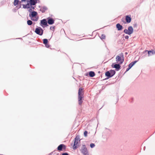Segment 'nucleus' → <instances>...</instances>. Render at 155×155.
Segmentation results:
<instances>
[{"label":"nucleus","instance_id":"obj_4","mask_svg":"<svg viewBox=\"0 0 155 155\" xmlns=\"http://www.w3.org/2000/svg\"><path fill=\"white\" fill-rule=\"evenodd\" d=\"M37 15V13L35 11H33L31 12V14H29V16L31 18V19L34 21H36L38 20V18L36 17V15Z\"/></svg>","mask_w":155,"mask_h":155},{"label":"nucleus","instance_id":"obj_23","mask_svg":"<svg viewBox=\"0 0 155 155\" xmlns=\"http://www.w3.org/2000/svg\"><path fill=\"white\" fill-rule=\"evenodd\" d=\"M27 24L29 25H31L32 24V22L30 20H28L27 21Z\"/></svg>","mask_w":155,"mask_h":155},{"label":"nucleus","instance_id":"obj_19","mask_svg":"<svg viewBox=\"0 0 155 155\" xmlns=\"http://www.w3.org/2000/svg\"><path fill=\"white\" fill-rule=\"evenodd\" d=\"M110 73L109 71H107L105 73V75L107 77V78L111 77V76L110 75Z\"/></svg>","mask_w":155,"mask_h":155},{"label":"nucleus","instance_id":"obj_34","mask_svg":"<svg viewBox=\"0 0 155 155\" xmlns=\"http://www.w3.org/2000/svg\"><path fill=\"white\" fill-rule=\"evenodd\" d=\"M130 68V67L128 66V67L126 69V71H128Z\"/></svg>","mask_w":155,"mask_h":155},{"label":"nucleus","instance_id":"obj_6","mask_svg":"<svg viewBox=\"0 0 155 155\" xmlns=\"http://www.w3.org/2000/svg\"><path fill=\"white\" fill-rule=\"evenodd\" d=\"M81 150L83 155H89L87 149L85 145H82Z\"/></svg>","mask_w":155,"mask_h":155},{"label":"nucleus","instance_id":"obj_17","mask_svg":"<svg viewBox=\"0 0 155 155\" xmlns=\"http://www.w3.org/2000/svg\"><path fill=\"white\" fill-rule=\"evenodd\" d=\"M18 4L21 5V2H19V0H14V5L16 6Z\"/></svg>","mask_w":155,"mask_h":155},{"label":"nucleus","instance_id":"obj_27","mask_svg":"<svg viewBox=\"0 0 155 155\" xmlns=\"http://www.w3.org/2000/svg\"><path fill=\"white\" fill-rule=\"evenodd\" d=\"M95 146V144L93 143H91L90 145V147L92 148H94Z\"/></svg>","mask_w":155,"mask_h":155},{"label":"nucleus","instance_id":"obj_9","mask_svg":"<svg viewBox=\"0 0 155 155\" xmlns=\"http://www.w3.org/2000/svg\"><path fill=\"white\" fill-rule=\"evenodd\" d=\"M120 64L119 63L118 64H115L114 65V64H113L111 66L113 68H115L117 71H118L120 68Z\"/></svg>","mask_w":155,"mask_h":155},{"label":"nucleus","instance_id":"obj_18","mask_svg":"<svg viewBox=\"0 0 155 155\" xmlns=\"http://www.w3.org/2000/svg\"><path fill=\"white\" fill-rule=\"evenodd\" d=\"M137 62V61H134L133 62H132L130 63L129 64V67H130V68H131V67Z\"/></svg>","mask_w":155,"mask_h":155},{"label":"nucleus","instance_id":"obj_7","mask_svg":"<svg viewBox=\"0 0 155 155\" xmlns=\"http://www.w3.org/2000/svg\"><path fill=\"white\" fill-rule=\"evenodd\" d=\"M44 30L42 28L40 27H38L35 29V32L37 34L40 35H42L43 33Z\"/></svg>","mask_w":155,"mask_h":155},{"label":"nucleus","instance_id":"obj_22","mask_svg":"<svg viewBox=\"0 0 155 155\" xmlns=\"http://www.w3.org/2000/svg\"><path fill=\"white\" fill-rule=\"evenodd\" d=\"M151 53H152V54H155V51L152 50V51H148V54L149 55H151V54H150Z\"/></svg>","mask_w":155,"mask_h":155},{"label":"nucleus","instance_id":"obj_20","mask_svg":"<svg viewBox=\"0 0 155 155\" xmlns=\"http://www.w3.org/2000/svg\"><path fill=\"white\" fill-rule=\"evenodd\" d=\"M89 75L90 77H92L95 76V74L94 72L91 71L89 72Z\"/></svg>","mask_w":155,"mask_h":155},{"label":"nucleus","instance_id":"obj_36","mask_svg":"<svg viewBox=\"0 0 155 155\" xmlns=\"http://www.w3.org/2000/svg\"><path fill=\"white\" fill-rule=\"evenodd\" d=\"M125 54H127V53L126 52V53H125Z\"/></svg>","mask_w":155,"mask_h":155},{"label":"nucleus","instance_id":"obj_1","mask_svg":"<svg viewBox=\"0 0 155 155\" xmlns=\"http://www.w3.org/2000/svg\"><path fill=\"white\" fill-rule=\"evenodd\" d=\"M83 89L82 87L79 88L78 92V102L79 105H81L83 102L82 99L84 97Z\"/></svg>","mask_w":155,"mask_h":155},{"label":"nucleus","instance_id":"obj_3","mask_svg":"<svg viewBox=\"0 0 155 155\" xmlns=\"http://www.w3.org/2000/svg\"><path fill=\"white\" fill-rule=\"evenodd\" d=\"M80 140L79 136H77L74 139L73 149L74 150L76 149L79 146L78 143L80 142Z\"/></svg>","mask_w":155,"mask_h":155},{"label":"nucleus","instance_id":"obj_26","mask_svg":"<svg viewBox=\"0 0 155 155\" xmlns=\"http://www.w3.org/2000/svg\"><path fill=\"white\" fill-rule=\"evenodd\" d=\"M87 131H85L84 132V135L85 137H86L87 136Z\"/></svg>","mask_w":155,"mask_h":155},{"label":"nucleus","instance_id":"obj_21","mask_svg":"<svg viewBox=\"0 0 155 155\" xmlns=\"http://www.w3.org/2000/svg\"><path fill=\"white\" fill-rule=\"evenodd\" d=\"M110 74L112 77L115 74L116 72L114 70H111L110 71Z\"/></svg>","mask_w":155,"mask_h":155},{"label":"nucleus","instance_id":"obj_31","mask_svg":"<svg viewBox=\"0 0 155 155\" xmlns=\"http://www.w3.org/2000/svg\"><path fill=\"white\" fill-rule=\"evenodd\" d=\"M129 36L128 35H126L125 36V39H128L129 38Z\"/></svg>","mask_w":155,"mask_h":155},{"label":"nucleus","instance_id":"obj_24","mask_svg":"<svg viewBox=\"0 0 155 155\" xmlns=\"http://www.w3.org/2000/svg\"><path fill=\"white\" fill-rule=\"evenodd\" d=\"M26 5L27 8H30L31 7V4H29V3H28Z\"/></svg>","mask_w":155,"mask_h":155},{"label":"nucleus","instance_id":"obj_2","mask_svg":"<svg viewBox=\"0 0 155 155\" xmlns=\"http://www.w3.org/2000/svg\"><path fill=\"white\" fill-rule=\"evenodd\" d=\"M116 61L117 62L120 64H121L124 61V54L123 53L119 54L116 56Z\"/></svg>","mask_w":155,"mask_h":155},{"label":"nucleus","instance_id":"obj_8","mask_svg":"<svg viewBox=\"0 0 155 155\" xmlns=\"http://www.w3.org/2000/svg\"><path fill=\"white\" fill-rule=\"evenodd\" d=\"M40 25L42 27H44L43 25L47 26V22L45 19H43L41 21Z\"/></svg>","mask_w":155,"mask_h":155},{"label":"nucleus","instance_id":"obj_32","mask_svg":"<svg viewBox=\"0 0 155 155\" xmlns=\"http://www.w3.org/2000/svg\"><path fill=\"white\" fill-rule=\"evenodd\" d=\"M32 8H31V7L29 8V11L30 12H32Z\"/></svg>","mask_w":155,"mask_h":155},{"label":"nucleus","instance_id":"obj_13","mask_svg":"<svg viewBox=\"0 0 155 155\" xmlns=\"http://www.w3.org/2000/svg\"><path fill=\"white\" fill-rule=\"evenodd\" d=\"M116 27L118 31L121 30L123 28V26L120 24L118 23L116 25Z\"/></svg>","mask_w":155,"mask_h":155},{"label":"nucleus","instance_id":"obj_10","mask_svg":"<svg viewBox=\"0 0 155 155\" xmlns=\"http://www.w3.org/2000/svg\"><path fill=\"white\" fill-rule=\"evenodd\" d=\"M43 43L45 45V46L47 48L50 47L49 45L48 44V40L47 39H44L43 40Z\"/></svg>","mask_w":155,"mask_h":155},{"label":"nucleus","instance_id":"obj_12","mask_svg":"<svg viewBox=\"0 0 155 155\" xmlns=\"http://www.w3.org/2000/svg\"><path fill=\"white\" fill-rule=\"evenodd\" d=\"M48 23L49 25H52L54 23V20L52 18H50L48 20Z\"/></svg>","mask_w":155,"mask_h":155},{"label":"nucleus","instance_id":"obj_5","mask_svg":"<svg viewBox=\"0 0 155 155\" xmlns=\"http://www.w3.org/2000/svg\"><path fill=\"white\" fill-rule=\"evenodd\" d=\"M134 31V29L131 26H129L128 29H125L124 31V33L130 35L133 33Z\"/></svg>","mask_w":155,"mask_h":155},{"label":"nucleus","instance_id":"obj_16","mask_svg":"<svg viewBox=\"0 0 155 155\" xmlns=\"http://www.w3.org/2000/svg\"><path fill=\"white\" fill-rule=\"evenodd\" d=\"M47 9V8L45 6L42 7L40 9V11L42 13L45 12Z\"/></svg>","mask_w":155,"mask_h":155},{"label":"nucleus","instance_id":"obj_35","mask_svg":"<svg viewBox=\"0 0 155 155\" xmlns=\"http://www.w3.org/2000/svg\"><path fill=\"white\" fill-rule=\"evenodd\" d=\"M26 1V0H21V2H25Z\"/></svg>","mask_w":155,"mask_h":155},{"label":"nucleus","instance_id":"obj_14","mask_svg":"<svg viewBox=\"0 0 155 155\" xmlns=\"http://www.w3.org/2000/svg\"><path fill=\"white\" fill-rule=\"evenodd\" d=\"M38 0H30V2L31 5H35L37 3Z\"/></svg>","mask_w":155,"mask_h":155},{"label":"nucleus","instance_id":"obj_28","mask_svg":"<svg viewBox=\"0 0 155 155\" xmlns=\"http://www.w3.org/2000/svg\"><path fill=\"white\" fill-rule=\"evenodd\" d=\"M54 29H55V26H52L50 27V29L51 30H53L54 31Z\"/></svg>","mask_w":155,"mask_h":155},{"label":"nucleus","instance_id":"obj_33","mask_svg":"<svg viewBox=\"0 0 155 155\" xmlns=\"http://www.w3.org/2000/svg\"><path fill=\"white\" fill-rule=\"evenodd\" d=\"M35 7H33L32 5H31V8H32V10H34L35 9Z\"/></svg>","mask_w":155,"mask_h":155},{"label":"nucleus","instance_id":"obj_29","mask_svg":"<svg viewBox=\"0 0 155 155\" xmlns=\"http://www.w3.org/2000/svg\"><path fill=\"white\" fill-rule=\"evenodd\" d=\"M22 6H23V8H27L26 5L23 4L22 5Z\"/></svg>","mask_w":155,"mask_h":155},{"label":"nucleus","instance_id":"obj_30","mask_svg":"<svg viewBox=\"0 0 155 155\" xmlns=\"http://www.w3.org/2000/svg\"><path fill=\"white\" fill-rule=\"evenodd\" d=\"M62 155H68V154L67 153H63Z\"/></svg>","mask_w":155,"mask_h":155},{"label":"nucleus","instance_id":"obj_25","mask_svg":"<svg viewBox=\"0 0 155 155\" xmlns=\"http://www.w3.org/2000/svg\"><path fill=\"white\" fill-rule=\"evenodd\" d=\"M100 38L101 39H104L105 38V36L103 34L102 35L100 36Z\"/></svg>","mask_w":155,"mask_h":155},{"label":"nucleus","instance_id":"obj_11","mask_svg":"<svg viewBox=\"0 0 155 155\" xmlns=\"http://www.w3.org/2000/svg\"><path fill=\"white\" fill-rule=\"evenodd\" d=\"M66 148L65 146L63 144L60 145L58 147L57 149L58 150L61 151L63 148L65 149Z\"/></svg>","mask_w":155,"mask_h":155},{"label":"nucleus","instance_id":"obj_15","mask_svg":"<svg viewBox=\"0 0 155 155\" xmlns=\"http://www.w3.org/2000/svg\"><path fill=\"white\" fill-rule=\"evenodd\" d=\"M131 18L128 15H127L126 17V22L128 23H129L130 22Z\"/></svg>","mask_w":155,"mask_h":155}]
</instances>
